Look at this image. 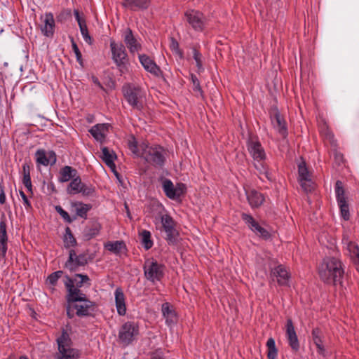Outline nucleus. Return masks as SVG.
<instances>
[{"label": "nucleus", "instance_id": "37", "mask_svg": "<svg viewBox=\"0 0 359 359\" xmlns=\"http://www.w3.org/2000/svg\"><path fill=\"white\" fill-rule=\"evenodd\" d=\"M141 243L146 250L151 249L153 246V241L151 240V234L147 230H142L140 233Z\"/></svg>", "mask_w": 359, "mask_h": 359}, {"label": "nucleus", "instance_id": "30", "mask_svg": "<svg viewBox=\"0 0 359 359\" xmlns=\"http://www.w3.org/2000/svg\"><path fill=\"white\" fill-rule=\"evenodd\" d=\"M60 176L58 181L61 183L67 182L78 175V171L76 168L69 166L65 165L60 170Z\"/></svg>", "mask_w": 359, "mask_h": 359}, {"label": "nucleus", "instance_id": "50", "mask_svg": "<svg viewBox=\"0 0 359 359\" xmlns=\"http://www.w3.org/2000/svg\"><path fill=\"white\" fill-rule=\"evenodd\" d=\"M190 76H191V81L193 83V85H194L193 90L194 92H198L200 93V95L203 97H204V92L202 90V88H201V86L200 85L199 80L198 79L196 76L195 74H191Z\"/></svg>", "mask_w": 359, "mask_h": 359}, {"label": "nucleus", "instance_id": "33", "mask_svg": "<svg viewBox=\"0 0 359 359\" xmlns=\"http://www.w3.org/2000/svg\"><path fill=\"white\" fill-rule=\"evenodd\" d=\"M166 233L165 240L169 245L176 246L181 240L180 232L175 226H172L164 230Z\"/></svg>", "mask_w": 359, "mask_h": 359}, {"label": "nucleus", "instance_id": "44", "mask_svg": "<svg viewBox=\"0 0 359 359\" xmlns=\"http://www.w3.org/2000/svg\"><path fill=\"white\" fill-rule=\"evenodd\" d=\"M70 41H71V43H72V50L74 51V53H75V55H76V61L79 62V64L82 67H83L84 62H83V60L82 57V54H81V51H80V50L73 37H70Z\"/></svg>", "mask_w": 359, "mask_h": 359}, {"label": "nucleus", "instance_id": "54", "mask_svg": "<svg viewBox=\"0 0 359 359\" xmlns=\"http://www.w3.org/2000/svg\"><path fill=\"white\" fill-rule=\"evenodd\" d=\"M176 194L179 195V198L184 196L187 193V185L182 182L177 183L176 184Z\"/></svg>", "mask_w": 359, "mask_h": 359}, {"label": "nucleus", "instance_id": "29", "mask_svg": "<svg viewBox=\"0 0 359 359\" xmlns=\"http://www.w3.org/2000/svg\"><path fill=\"white\" fill-rule=\"evenodd\" d=\"M72 207L76 208V214L74 216H76V219L77 217H79L83 219H87L88 212L90 210L93 208V205L90 203H83L81 201H74L71 203Z\"/></svg>", "mask_w": 359, "mask_h": 359}, {"label": "nucleus", "instance_id": "5", "mask_svg": "<svg viewBox=\"0 0 359 359\" xmlns=\"http://www.w3.org/2000/svg\"><path fill=\"white\" fill-rule=\"evenodd\" d=\"M97 304L95 302L91 301L89 298L86 301L77 302L70 306V314L67 316L68 318L72 319L75 316L79 318L93 317L94 318L97 311Z\"/></svg>", "mask_w": 359, "mask_h": 359}, {"label": "nucleus", "instance_id": "24", "mask_svg": "<svg viewBox=\"0 0 359 359\" xmlns=\"http://www.w3.org/2000/svg\"><path fill=\"white\" fill-rule=\"evenodd\" d=\"M123 41L130 53L138 51L141 48V44L139 43L133 35V31L130 27H127L123 32Z\"/></svg>", "mask_w": 359, "mask_h": 359}, {"label": "nucleus", "instance_id": "52", "mask_svg": "<svg viewBox=\"0 0 359 359\" xmlns=\"http://www.w3.org/2000/svg\"><path fill=\"white\" fill-rule=\"evenodd\" d=\"M74 15L79 27L86 25V20L83 12H80L78 9H74Z\"/></svg>", "mask_w": 359, "mask_h": 359}, {"label": "nucleus", "instance_id": "48", "mask_svg": "<svg viewBox=\"0 0 359 359\" xmlns=\"http://www.w3.org/2000/svg\"><path fill=\"white\" fill-rule=\"evenodd\" d=\"M340 215L341 217L345 220L348 221L350 219V212H349V204L348 203H345L339 205Z\"/></svg>", "mask_w": 359, "mask_h": 359}, {"label": "nucleus", "instance_id": "8", "mask_svg": "<svg viewBox=\"0 0 359 359\" xmlns=\"http://www.w3.org/2000/svg\"><path fill=\"white\" fill-rule=\"evenodd\" d=\"M269 114L273 128L283 139H285L288 135L287 123L283 116L280 114L276 104H273L270 107Z\"/></svg>", "mask_w": 359, "mask_h": 359}, {"label": "nucleus", "instance_id": "4", "mask_svg": "<svg viewBox=\"0 0 359 359\" xmlns=\"http://www.w3.org/2000/svg\"><path fill=\"white\" fill-rule=\"evenodd\" d=\"M110 48L112 54L111 58L118 67L121 75L128 73L129 71L128 67L129 59L125 46L122 43L118 45L114 40L111 39Z\"/></svg>", "mask_w": 359, "mask_h": 359}, {"label": "nucleus", "instance_id": "20", "mask_svg": "<svg viewBox=\"0 0 359 359\" xmlns=\"http://www.w3.org/2000/svg\"><path fill=\"white\" fill-rule=\"evenodd\" d=\"M102 225L98 222V219H91L82 232L83 239L85 241H88L93 239L100 233Z\"/></svg>", "mask_w": 359, "mask_h": 359}, {"label": "nucleus", "instance_id": "61", "mask_svg": "<svg viewBox=\"0 0 359 359\" xmlns=\"http://www.w3.org/2000/svg\"><path fill=\"white\" fill-rule=\"evenodd\" d=\"M334 161L338 165H341L344 163V156L340 152L336 151L334 155Z\"/></svg>", "mask_w": 359, "mask_h": 359}, {"label": "nucleus", "instance_id": "41", "mask_svg": "<svg viewBox=\"0 0 359 359\" xmlns=\"http://www.w3.org/2000/svg\"><path fill=\"white\" fill-rule=\"evenodd\" d=\"M170 49L175 53V54L178 55L180 58L182 59L184 57V52L182 49L180 48V44L177 39L172 36L170 37Z\"/></svg>", "mask_w": 359, "mask_h": 359}, {"label": "nucleus", "instance_id": "55", "mask_svg": "<svg viewBox=\"0 0 359 359\" xmlns=\"http://www.w3.org/2000/svg\"><path fill=\"white\" fill-rule=\"evenodd\" d=\"M8 241L6 239H0V255L1 258H5L8 250Z\"/></svg>", "mask_w": 359, "mask_h": 359}, {"label": "nucleus", "instance_id": "28", "mask_svg": "<svg viewBox=\"0 0 359 359\" xmlns=\"http://www.w3.org/2000/svg\"><path fill=\"white\" fill-rule=\"evenodd\" d=\"M312 339L317 347V352L320 355H325V349L323 346V334L319 327H315L311 332Z\"/></svg>", "mask_w": 359, "mask_h": 359}, {"label": "nucleus", "instance_id": "17", "mask_svg": "<svg viewBox=\"0 0 359 359\" xmlns=\"http://www.w3.org/2000/svg\"><path fill=\"white\" fill-rule=\"evenodd\" d=\"M184 17L188 23L196 32H203L204 29L203 14V13L189 10L184 13Z\"/></svg>", "mask_w": 359, "mask_h": 359}, {"label": "nucleus", "instance_id": "22", "mask_svg": "<svg viewBox=\"0 0 359 359\" xmlns=\"http://www.w3.org/2000/svg\"><path fill=\"white\" fill-rule=\"evenodd\" d=\"M111 127L109 123H97L89 130V133L95 140L102 143L106 138L105 132H108Z\"/></svg>", "mask_w": 359, "mask_h": 359}, {"label": "nucleus", "instance_id": "45", "mask_svg": "<svg viewBox=\"0 0 359 359\" xmlns=\"http://www.w3.org/2000/svg\"><path fill=\"white\" fill-rule=\"evenodd\" d=\"M72 18V11L69 8L62 9L56 16L57 22L64 23Z\"/></svg>", "mask_w": 359, "mask_h": 359}, {"label": "nucleus", "instance_id": "58", "mask_svg": "<svg viewBox=\"0 0 359 359\" xmlns=\"http://www.w3.org/2000/svg\"><path fill=\"white\" fill-rule=\"evenodd\" d=\"M75 278H79L81 279V283L83 282L85 284H86L88 286H90L91 285L90 283V279L86 274L83 273H75L74 274Z\"/></svg>", "mask_w": 359, "mask_h": 359}, {"label": "nucleus", "instance_id": "13", "mask_svg": "<svg viewBox=\"0 0 359 359\" xmlns=\"http://www.w3.org/2000/svg\"><path fill=\"white\" fill-rule=\"evenodd\" d=\"M164 149L161 146L149 147L147 154L144 156V160L156 168H162L165 163V157L162 154Z\"/></svg>", "mask_w": 359, "mask_h": 359}, {"label": "nucleus", "instance_id": "56", "mask_svg": "<svg viewBox=\"0 0 359 359\" xmlns=\"http://www.w3.org/2000/svg\"><path fill=\"white\" fill-rule=\"evenodd\" d=\"M20 195L23 201L24 205L27 210H29L32 209V206L31 202L29 201L27 196L25 194L22 190H20Z\"/></svg>", "mask_w": 359, "mask_h": 359}, {"label": "nucleus", "instance_id": "9", "mask_svg": "<svg viewBox=\"0 0 359 359\" xmlns=\"http://www.w3.org/2000/svg\"><path fill=\"white\" fill-rule=\"evenodd\" d=\"M77 255L76 251L71 249L69 251V257L64 264V267L67 269L71 273L78 271L79 267L85 266L88 264L87 252Z\"/></svg>", "mask_w": 359, "mask_h": 359}, {"label": "nucleus", "instance_id": "51", "mask_svg": "<svg viewBox=\"0 0 359 359\" xmlns=\"http://www.w3.org/2000/svg\"><path fill=\"white\" fill-rule=\"evenodd\" d=\"M128 147L133 154H135L136 156H140L138 142L136 140L135 136L133 135L132 140L128 141Z\"/></svg>", "mask_w": 359, "mask_h": 359}, {"label": "nucleus", "instance_id": "47", "mask_svg": "<svg viewBox=\"0 0 359 359\" xmlns=\"http://www.w3.org/2000/svg\"><path fill=\"white\" fill-rule=\"evenodd\" d=\"M62 271H57L50 273L48 278L47 281L53 286H55L57 283L59 278L63 275Z\"/></svg>", "mask_w": 359, "mask_h": 359}, {"label": "nucleus", "instance_id": "59", "mask_svg": "<svg viewBox=\"0 0 359 359\" xmlns=\"http://www.w3.org/2000/svg\"><path fill=\"white\" fill-rule=\"evenodd\" d=\"M31 161L29 160V162H25L22 165V174L23 176L29 177L30 176V170H31Z\"/></svg>", "mask_w": 359, "mask_h": 359}, {"label": "nucleus", "instance_id": "12", "mask_svg": "<svg viewBox=\"0 0 359 359\" xmlns=\"http://www.w3.org/2000/svg\"><path fill=\"white\" fill-rule=\"evenodd\" d=\"M302 162L298 165V180L302 188L306 192H311L314 190V183L311 179L310 172L306 166V161L301 157Z\"/></svg>", "mask_w": 359, "mask_h": 359}, {"label": "nucleus", "instance_id": "57", "mask_svg": "<svg viewBox=\"0 0 359 359\" xmlns=\"http://www.w3.org/2000/svg\"><path fill=\"white\" fill-rule=\"evenodd\" d=\"M66 281H65L64 285L66 289V292L70 290V288L74 287V281L75 279L71 278L68 275H65V276Z\"/></svg>", "mask_w": 359, "mask_h": 359}, {"label": "nucleus", "instance_id": "19", "mask_svg": "<svg viewBox=\"0 0 359 359\" xmlns=\"http://www.w3.org/2000/svg\"><path fill=\"white\" fill-rule=\"evenodd\" d=\"M139 60L147 72L156 77H163V71L149 56L146 54H140Z\"/></svg>", "mask_w": 359, "mask_h": 359}, {"label": "nucleus", "instance_id": "15", "mask_svg": "<svg viewBox=\"0 0 359 359\" xmlns=\"http://www.w3.org/2000/svg\"><path fill=\"white\" fill-rule=\"evenodd\" d=\"M285 337L292 352L297 353L300 349V343L291 318H287L286 320Z\"/></svg>", "mask_w": 359, "mask_h": 359}, {"label": "nucleus", "instance_id": "27", "mask_svg": "<svg viewBox=\"0 0 359 359\" xmlns=\"http://www.w3.org/2000/svg\"><path fill=\"white\" fill-rule=\"evenodd\" d=\"M247 199L252 208L260 207L265 201L264 195L255 189H252L247 192Z\"/></svg>", "mask_w": 359, "mask_h": 359}, {"label": "nucleus", "instance_id": "64", "mask_svg": "<svg viewBox=\"0 0 359 359\" xmlns=\"http://www.w3.org/2000/svg\"><path fill=\"white\" fill-rule=\"evenodd\" d=\"M91 80L93 82L94 84H95L98 88H100L102 90H105V88L102 85V83L100 82L98 78L94 75L91 76Z\"/></svg>", "mask_w": 359, "mask_h": 359}, {"label": "nucleus", "instance_id": "39", "mask_svg": "<svg viewBox=\"0 0 359 359\" xmlns=\"http://www.w3.org/2000/svg\"><path fill=\"white\" fill-rule=\"evenodd\" d=\"M35 156L37 165L47 166L49 164V159L48 158L46 152L44 149H38L35 153Z\"/></svg>", "mask_w": 359, "mask_h": 359}, {"label": "nucleus", "instance_id": "11", "mask_svg": "<svg viewBox=\"0 0 359 359\" xmlns=\"http://www.w3.org/2000/svg\"><path fill=\"white\" fill-rule=\"evenodd\" d=\"M247 147L254 160L262 161L266 158L264 149L259 141L258 137L254 135L252 133H249V137L247 140Z\"/></svg>", "mask_w": 359, "mask_h": 359}, {"label": "nucleus", "instance_id": "60", "mask_svg": "<svg viewBox=\"0 0 359 359\" xmlns=\"http://www.w3.org/2000/svg\"><path fill=\"white\" fill-rule=\"evenodd\" d=\"M7 225H6V218L4 213H2L1 215V221H0V233H3L4 231H7Z\"/></svg>", "mask_w": 359, "mask_h": 359}, {"label": "nucleus", "instance_id": "38", "mask_svg": "<svg viewBox=\"0 0 359 359\" xmlns=\"http://www.w3.org/2000/svg\"><path fill=\"white\" fill-rule=\"evenodd\" d=\"M267 359H277L278 348L273 338L270 337L266 341Z\"/></svg>", "mask_w": 359, "mask_h": 359}, {"label": "nucleus", "instance_id": "43", "mask_svg": "<svg viewBox=\"0 0 359 359\" xmlns=\"http://www.w3.org/2000/svg\"><path fill=\"white\" fill-rule=\"evenodd\" d=\"M55 210L62 217L65 222L71 224L74 220H76V216L71 217L60 205H56Z\"/></svg>", "mask_w": 359, "mask_h": 359}, {"label": "nucleus", "instance_id": "63", "mask_svg": "<svg viewBox=\"0 0 359 359\" xmlns=\"http://www.w3.org/2000/svg\"><path fill=\"white\" fill-rule=\"evenodd\" d=\"M6 203V194L4 191V186L0 183V204L4 205Z\"/></svg>", "mask_w": 359, "mask_h": 359}, {"label": "nucleus", "instance_id": "14", "mask_svg": "<svg viewBox=\"0 0 359 359\" xmlns=\"http://www.w3.org/2000/svg\"><path fill=\"white\" fill-rule=\"evenodd\" d=\"M87 298V295L83 293L81 289L77 288L76 287L70 288V290L66 292L65 295L66 304H65V308L67 316H72L70 314L71 305L77 302L86 301Z\"/></svg>", "mask_w": 359, "mask_h": 359}, {"label": "nucleus", "instance_id": "3", "mask_svg": "<svg viewBox=\"0 0 359 359\" xmlns=\"http://www.w3.org/2000/svg\"><path fill=\"white\" fill-rule=\"evenodd\" d=\"M58 353L55 355L56 359H79L81 351L79 349L72 348V341L67 332L62 329V334L57 339Z\"/></svg>", "mask_w": 359, "mask_h": 359}, {"label": "nucleus", "instance_id": "34", "mask_svg": "<svg viewBox=\"0 0 359 359\" xmlns=\"http://www.w3.org/2000/svg\"><path fill=\"white\" fill-rule=\"evenodd\" d=\"M64 246L65 248L69 247H76L77 245V241L75 238L71 229L69 226L65 228V233L63 237Z\"/></svg>", "mask_w": 359, "mask_h": 359}, {"label": "nucleus", "instance_id": "62", "mask_svg": "<svg viewBox=\"0 0 359 359\" xmlns=\"http://www.w3.org/2000/svg\"><path fill=\"white\" fill-rule=\"evenodd\" d=\"M48 158L49 159V163L53 165L56 163L57 156L54 151H49Z\"/></svg>", "mask_w": 359, "mask_h": 359}, {"label": "nucleus", "instance_id": "42", "mask_svg": "<svg viewBox=\"0 0 359 359\" xmlns=\"http://www.w3.org/2000/svg\"><path fill=\"white\" fill-rule=\"evenodd\" d=\"M161 224L163 229L176 226L177 222L168 214L163 215L161 217Z\"/></svg>", "mask_w": 359, "mask_h": 359}, {"label": "nucleus", "instance_id": "40", "mask_svg": "<svg viewBox=\"0 0 359 359\" xmlns=\"http://www.w3.org/2000/svg\"><path fill=\"white\" fill-rule=\"evenodd\" d=\"M192 50H193V57L195 60L196 63L198 73L203 72L204 68L203 67L202 54L200 53V51L196 47H194L192 48Z\"/></svg>", "mask_w": 359, "mask_h": 359}, {"label": "nucleus", "instance_id": "10", "mask_svg": "<svg viewBox=\"0 0 359 359\" xmlns=\"http://www.w3.org/2000/svg\"><path fill=\"white\" fill-rule=\"evenodd\" d=\"M241 219L248 225V228L262 239L268 241L271 238V234L269 231L261 226L251 215L242 212Z\"/></svg>", "mask_w": 359, "mask_h": 359}, {"label": "nucleus", "instance_id": "25", "mask_svg": "<svg viewBox=\"0 0 359 359\" xmlns=\"http://www.w3.org/2000/svg\"><path fill=\"white\" fill-rule=\"evenodd\" d=\"M115 304L117 313L119 316H125L126 313V297L121 287H117L115 290Z\"/></svg>", "mask_w": 359, "mask_h": 359}, {"label": "nucleus", "instance_id": "7", "mask_svg": "<svg viewBox=\"0 0 359 359\" xmlns=\"http://www.w3.org/2000/svg\"><path fill=\"white\" fill-rule=\"evenodd\" d=\"M139 334V325L133 321L125 323L118 332V339L125 346H128L135 340V337Z\"/></svg>", "mask_w": 359, "mask_h": 359}, {"label": "nucleus", "instance_id": "35", "mask_svg": "<svg viewBox=\"0 0 359 359\" xmlns=\"http://www.w3.org/2000/svg\"><path fill=\"white\" fill-rule=\"evenodd\" d=\"M336 198L338 205L347 203V198L345 196V189L343 183L340 180H337L335 183Z\"/></svg>", "mask_w": 359, "mask_h": 359}, {"label": "nucleus", "instance_id": "6", "mask_svg": "<svg viewBox=\"0 0 359 359\" xmlns=\"http://www.w3.org/2000/svg\"><path fill=\"white\" fill-rule=\"evenodd\" d=\"M165 269V266L154 258L147 259L143 266L145 278L153 283L161 281L164 278Z\"/></svg>", "mask_w": 359, "mask_h": 359}, {"label": "nucleus", "instance_id": "32", "mask_svg": "<svg viewBox=\"0 0 359 359\" xmlns=\"http://www.w3.org/2000/svg\"><path fill=\"white\" fill-rule=\"evenodd\" d=\"M162 188L168 198L172 200L179 199V195L176 194V187L174 186L170 180L164 179L162 183Z\"/></svg>", "mask_w": 359, "mask_h": 359}, {"label": "nucleus", "instance_id": "53", "mask_svg": "<svg viewBox=\"0 0 359 359\" xmlns=\"http://www.w3.org/2000/svg\"><path fill=\"white\" fill-rule=\"evenodd\" d=\"M354 249L356 250H353V256L352 260L354 264L357 271L359 273V246L357 245H353Z\"/></svg>", "mask_w": 359, "mask_h": 359}, {"label": "nucleus", "instance_id": "21", "mask_svg": "<svg viewBox=\"0 0 359 359\" xmlns=\"http://www.w3.org/2000/svg\"><path fill=\"white\" fill-rule=\"evenodd\" d=\"M161 311L168 325L176 324L178 321V316L173 306L169 302H165L161 306Z\"/></svg>", "mask_w": 359, "mask_h": 359}, {"label": "nucleus", "instance_id": "36", "mask_svg": "<svg viewBox=\"0 0 359 359\" xmlns=\"http://www.w3.org/2000/svg\"><path fill=\"white\" fill-rule=\"evenodd\" d=\"M71 180L67 188V193L71 195L79 194V188L82 183L81 177L77 175Z\"/></svg>", "mask_w": 359, "mask_h": 359}, {"label": "nucleus", "instance_id": "31", "mask_svg": "<svg viewBox=\"0 0 359 359\" xmlns=\"http://www.w3.org/2000/svg\"><path fill=\"white\" fill-rule=\"evenodd\" d=\"M101 151L102 155L100 156V158H102V161L109 168H114V161L117 159V155L116 152L112 149H109L107 147H102Z\"/></svg>", "mask_w": 359, "mask_h": 359}, {"label": "nucleus", "instance_id": "18", "mask_svg": "<svg viewBox=\"0 0 359 359\" xmlns=\"http://www.w3.org/2000/svg\"><path fill=\"white\" fill-rule=\"evenodd\" d=\"M42 24L40 25L41 33L48 38H53L55 34V22L52 13H46L41 16Z\"/></svg>", "mask_w": 359, "mask_h": 359}, {"label": "nucleus", "instance_id": "23", "mask_svg": "<svg viewBox=\"0 0 359 359\" xmlns=\"http://www.w3.org/2000/svg\"><path fill=\"white\" fill-rule=\"evenodd\" d=\"M121 6L132 11H144L150 6V0H122Z\"/></svg>", "mask_w": 359, "mask_h": 359}, {"label": "nucleus", "instance_id": "49", "mask_svg": "<svg viewBox=\"0 0 359 359\" xmlns=\"http://www.w3.org/2000/svg\"><path fill=\"white\" fill-rule=\"evenodd\" d=\"M79 28L85 41L89 45H93L94 43V39L89 34L87 25H83Z\"/></svg>", "mask_w": 359, "mask_h": 359}, {"label": "nucleus", "instance_id": "16", "mask_svg": "<svg viewBox=\"0 0 359 359\" xmlns=\"http://www.w3.org/2000/svg\"><path fill=\"white\" fill-rule=\"evenodd\" d=\"M276 263L277 262L276 260L272 259L271 263L269 264L271 277H276L279 285L288 286L289 279L290 278V273L283 264L272 266V264H276Z\"/></svg>", "mask_w": 359, "mask_h": 359}, {"label": "nucleus", "instance_id": "1", "mask_svg": "<svg viewBox=\"0 0 359 359\" xmlns=\"http://www.w3.org/2000/svg\"><path fill=\"white\" fill-rule=\"evenodd\" d=\"M319 276L326 284L336 285L341 283L344 273L341 262L335 257H328L323 259L321 267L319 269Z\"/></svg>", "mask_w": 359, "mask_h": 359}, {"label": "nucleus", "instance_id": "26", "mask_svg": "<svg viewBox=\"0 0 359 359\" xmlns=\"http://www.w3.org/2000/svg\"><path fill=\"white\" fill-rule=\"evenodd\" d=\"M104 248L116 255H118L121 253L126 255L128 251L125 242L122 240L108 241L104 243Z\"/></svg>", "mask_w": 359, "mask_h": 359}, {"label": "nucleus", "instance_id": "46", "mask_svg": "<svg viewBox=\"0 0 359 359\" xmlns=\"http://www.w3.org/2000/svg\"><path fill=\"white\" fill-rule=\"evenodd\" d=\"M79 193L82 194L83 196H92L95 194V187L92 184L88 186L82 182L79 188Z\"/></svg>", "mask_w": 359, "mask_h": 359}, {"label": "nucleus", "instance_id": "2", "mask_svg": "<svg viewBox=\"0 0 359 359\" xmlns=\"http://www.w3.org/2000/svg\"><path fill=\"white\" fill-rule=\"evenodd\" d=\"M123 95L133 109L142 111L144 109V93L142 89L130 83H126L121 88Z\"/></svg>", "mask_w": 359, "mask_h": 359}]
</instances>
